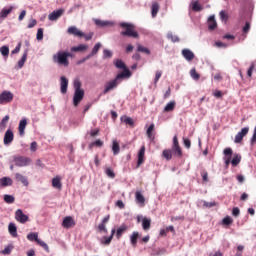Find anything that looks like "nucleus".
Here are the masks:
<instances>
[{"mask_svg": "<svg viewBox=\"0 0 256 256\" xmlns=\"http://www.w3.org/2000/svg\"><path fill=\"white\" fill-rule=\"evenodd\" d=\"M135 197H136V202H137V203L144 205V203H145V198H144V196L141 194L140 191H137V192L135 193Z\"/></svg>", "mask_w": 256, "mask_h": 256, "instance_id": "obj_36", "label": "nucleus"}, {"mask_svg": "<svg viewBox=\"0 0 256 256\" xmlns=\"http://www.w3.org/2000/svg\"><path fill=\"white\" fill-rule=\"evenodd\" d=\"M176 102L174 100L167 103V105L164 107V113L173 112L175 110Z\"/></svg>", "mask_w": 256, "mask_h": 256, "instance_id": "obj_29", "label": "nucleus"}, {"mask_svg": "<svg viewBox=\"0 0 256 256\" xmlns=\"http://www.w3.org/2000/svg\"><path fill=\"white\" fill-rule=\"evenodd\" d=\"M27 239L29 241H31V242H33V241L37 242V240H38V233H29L27 235Z\"/></svg>", "mask_w": 256, "mask_h": 256, "instance_id": "obj_45", "label": "nucleus"}, {"mask_svg": "<svg viewBox=\"0 0 256 256\" xmlns=\"http://www.w3.org/2000/svg\"><path fill=\"white\" fill-rule=\"evenodd\" d=\"M13 162L16 167L23 168L31 164V158L25 156H15Z\"/></svg>", "mask_w": 256, "mask_h": 256, "instance_id": "obj_5", "label": "nucleus"}, {"mask_svg": "<svg viewBox=\"0 0 256 256\" xmlns=\"http://www.w3.org/2000/svg\"><path fill=\"white\" fill-rule=\"evenodd\" d=\"M9 123V115H6L0 122V127L5 128Z\"/></svg>", "mask_w": 256, "mask_h": 256, "instance_id": "obj_50", "label": "nucleus"}, {"mask_svg": "<svg viewBox=\"0 0 256 256\" xmlns=\"http://www.w3.org/2000/svg\"><path fill=\"white\" fill-rule=\"evenodd\" d=\"M60 86H61V88H60L61 93L63 95H65L67 93V89H68V79L65 76H61Z\"/></svg>", "mask_w": 256, "mask_h": 256, "instance_id": "obj_15", "label": "nucleus"}, {"mask_svg": "<svg viewBox=\"0 0 256 256\" xmlns=\"http://www.w3.org/2000/svg\"><path fill=\"white\" fill-rule=\"evenodd\" d=\"M4 202L6 204H13V203H15V197L13 195L5 194L4 195Z\"/></svg>", "mask_w": 256, "mask_h": 256, "instance_id": "obj_38", "label": "nucleus"}, {"mask_svg": "<svg viewBox=\"0 0 256 256\" xmlns=\"http://www.w3.org/2000/svg\"><path fill=\"white\" fill-rule=\"evenodd\" d=\"M124 79H129V72L119 73L117 74L115 79L107 82L103 93L108 94L110 91L116 89L117 86L120 85Z\"/></svg>", "mask_w": 256, "mask_h": 256, "instance_id": "obj_1", "label": "nucleus"}, {"mask_svg": "<svg viewBox=\"0 0 256 256\" xmlns=\"http://www.w3.org/2000/svg\"><path fill=\"white\" fill-rule=\"evenodd\" d=\"M215 47H219V48L222 47L223 49H225L227 47V44H225L221 41H217V42H215Z\"/></svg>", "mask_w": 256, "mask_h": 256, "instance_id": "obj_62", "label": "nucleus"}, {"mask_svg": "<svg viewBox=\"0 0 256 256\" xmlns=\"http://www.w3.org/2000/svg\"><path fill=\"white\" fill-rule=\"evenodd\" d=\"M115 234V228L111 230V235L109 237H103L104 241H101V244L104 246H109L111 244V241L113 240Z\"/></svg>", "mask_w": 256, "mask_h": 256, "instance_id": "obj_24", "label": "nucleus"}, {"mask_svg": "<svg viewBox=\"0 0 256 256\" xmlns=\"http://www.w3.org/2000/svg\"><path fill=\"white\" fill-rule=\"evenodd\" d=\"M233 223V219L230 217V216H226L224 219H223V224L224 225H231Z\"/></svg>", "mask_w": 256, "mask_h": 256, "instance_id": "obj_52", "label": "nucleus"}, {"mask_svg": "<svg viewBox=\"0 0 256 256\" xmlns=\"http://www.w3.org/2000/svg\"><path fill=\"white\" fill-rule=\"evenodd\" d=\"M69 57H73L71 52L66 51H58L56 54L52 56L53 63L60 65L61 67L69 66Z\"/></svg>", "mask_w": 256, "mask_h": 256, "instance_id": "obj_2", "label": "nucleus"}, {"mask_svg": "<svg viewBox=\"0 0 256 256\" xmlns=\"http://www.w3.org/2000/svg\"><path fill=\"white\" fill-rule=\"evenodd\" d=\"M94 23H95V25H97L98 27H107V25H109L110 21H104V20H100V19H94Z\"/></svg>", "mask_w": 256, "mask_h": 256, "instance_id": "obj_39", "label": "nucleus"}, {"mask_svg": "<svg viewBox=\"0 0 256 256\" xmlns=\"http://www.w3.org/2000/svg\"><path fill=\"white\" fill-rule=\"evenodd\" d=\"M15 139V135L13 134V130L8 129L4 134V145L9 146L11 143H13V140Z\"/></svg>", "mask_w": 256, "mask_h": 256, "instance_id": "obj_9", "label": "nucleus"}, {"mask_svg": "<svg viewBox=\"0 0 256 256\" xmlns=\"http://www.w3.org/2000/svg\"><path fill=\"white\" fill-rule=\"evenodd\" d=\"M128 230V226L126 224H122L117 231L115 230L117 240H120L122 235Z\"/></svg>", "mask_w": 256, "mask_h": 256, "instance_id": "obj_22", "label": "nucleus"}, {"mask_svg": "<svg viewBox=\"0 0 256 256\" xmlns=\"http://www.w3.org/2000/svg\"><path fill=\"white\" fill-rule=\"evenodd\" d=\"M0 186L2 188L13 186V179H11L9 177L0 178Z\"/></svg>", "mask_w": 256, "mask_h": 256, "instance_id": "obj_19", "label": "nucleus"}, {"mask_svg": "<svg viewBox=\"0 0 256 256\" xmlns=\"http://www.w3.org/2000/svg\"><path fill=\"white\" fill-rule=\"evenodd\" d=\"M121 122L125 123L126 125L129 126H133L134 125V121L132 118L128 117V116H122L121 117Z\"/></svg>", "mask_w": 256, "mask_h": 256, "instance_id": "obj_37", "label": "nucleus"}, {"mask_svg": "<svg viewBox=\"0 0 256 256\" xmlns=\"http://www.w3.org/2000/svg\"><path fill=\"white\" fill-rule=\"evenodd\" d=\"M172 153H174V155L178 158L183 157V152L179 145L178 138L176 135L173 137Z\"/></svg>", "mask_w": 256, "mask_h": 256, "instance_id": "obj_8", "label": "nucleus"}, {"mask_svg": "<svg viewBox=\"0 0 256 256\" xmlns=\"http://www.w3.org/2000/svg\"><path fill=\"white\" fill-rule=\"evenodd\" d=\"M8 231L13 238H17V226L15 225V223L11 222L8 225Z\"/></svg>", "mask_w": 256, "mask_h": 256, "instance_id": "obj_27", "label": "nucleus"}, {"mask_svg": "<svg viewBox=\"0 0 256 256\" xmlns=\"http://www.w3.org/2000/svg\"><path fill=\"white\" fill-rule=\"evenodd\" d=\"M28 49H25L22 58L18 61L19 69H22L23 65H25V61H27Z\"/></svg>", "mask_w": 256, "mask_h": 256, "instance_id": "obj_31", "label": "nucleus"}, {"mask_svg": "<svg viewBox=\"0 0 256 256\" xmlns=\"http://www.w3.org/2000/svg\"><path fill=\"white\" fill-rule=\"evenodd\" d=\"M0 53L3 57H9V46L0 47Z\"/></svg>", "mask_w": 256, "mask_h": 256, "instance_id": "obj_43", "label": "nucleus"}, {"mask_svg": "<svg viewBox=\"0 0 256 256\" xmlns=\"http://www.w3.org/2000/svg\"><path fill=\"white\" fill-rule=\"evenodd\" d=\"M158 11H159V4L157 2H154L151 7V13L153 18L156 17Z\"/></svg>", "mask_w": 256, "mask_h": 256, "instance_id": "obj_40", "label": "nucleus"}, {"mask_svg": "<svg viewBox=\"0 0 256 256\" xmlns=\"http://www.w3.org/2000/svg\"><path fill=\"white\" fill-rule=\"evenodd\" d=\"M19 51H21V42L18 43L14 50H12V55H16V53H19Z\"/></svg>", "mask_w": 256, "mask_h": 256, "instance_id": "obj_63", "label": "nucleus"}, {"mask_svg": "<svg viewBox=\"0 0 256 256\" xmlns=\"http://www.w3.org/2000/svg\"><path fill=\"white\" fill-rule=\"evenodd\" d=\"M220 19H221L222 21H228V15L225 13L224 10H222V11L220 12Z\"/></svg>", "mask_w": 256, "mask_h": 256, "instance_id": "obj_54", "label": "nucleus"}, {"mask_svg": "<svg viewBox=\"0 0 256 256\" xmlns=\"http://www.w3.org/2000/svg\"><path fill=\"white\" fill-rule=\"evenodd\" d=\"M15 98V95L11 93V91H3L0 94V105H5L13 102V99Z\"/></svg>", "mask_w": 256, "mask_h": 256, "instance_id": "obj_6", "label": "nucleus"}, {"mask_svg": "<svg viewBox=\"0 0 256 256\" xmlns=\"http://www.w3.org/2000/svg\"><path fill=\"white\" fill-rule=\"evenodd\" d=\"M182 55L186 61H193L195 57L194 53L188 48L182 50Z\"/></svg>", "mask_w": 256, "mask_h": 256, "instance_id": "obj_17", "label": "nucleus"}, {"mask_svg": "<svg viewBox=\"0 0 256 256\" xmlns=\"http://www.w3.org/2000/svg\"><path fill=\"white\" fill-rule=\"evenodd\" d=\"M15 220L20 224H26L29 222V216L23 213L22 209H17L15 211Z\"/></svg>", "mask_w": 256, "mask_h": 256, "instance_id": "obj_7", "label": "nucleus"}, {"mask_svg": "<svg viewBox=\"0 0 256 256\" xmlns=\"http://www.w3.org/2000/svg\"><path fill=\"white\" fill-rule=\"evenodd\" d=\"M183 142H184L185 148L190 149V147H191V141H190V139L184 138V139H183Z\"/></svg>", "mask_w": 256, "mask_h": 256, "instance_id": "obj_57", "label": "nucleus"}, {"mask_svg": "<svg viewBox=\"0 0 256 256\" xmlns=\"http://www.w3.org/2000/svg\"><path fill=\"white\" fill-rule=\"evenodd\" d=\"M207 23H208L209 31H214V29H216V27H217V22L215 20V15H211L208 18Z\"/></svg>", "mask_w": 256, "mask_h": 256, "instance_id": "obj_20", "label": "nucleus"}, {"mask_svg": "<svg viewBox=\"0 0 256 256\" xmlns=\"http://www.w3.org/2000/svg\"><path fill=\"white\" fill-rule=\"evenodd\" d=\"M162 77V71L157 70L155 74V79H154V85L157 86L160 78Z\"/></svg>", "mask_w": 256, "mask_h": 256, "instance_id": "obj_49", "label": "nucleus"}, {"mask_svg": "<svg viewBox=\"0 0 256 256\" xmlns=\"http://www.w3.org/2000/svg\"><path fill=\"white\" fill-rule=\"evenodd\" d=\"M88 49V45L86 44H80L78 46H74L71 48V51L77 53L79 51H86Z\"/></svg>", "mask_w": 256, "mask_h": 256, "instance_id": "obj_32", "label": "nucleus"}, {"mask_svg": "<svg viewBox=\"0 0 256 256\" xmlns=\"http://www.w3.org/2000/svg\"><path fill=\"white\" fill-rule=\"evenodd\" d=\"M81 87H82L81 81L79 79H75L73 83V88L75 90L74 97H73L74 107H78L79 104L84 99L85 92Z\"/></svg>", "mask_w": 256, "mask_h": 256, "instance_id": "obj_3", "label": "nucleus"}, {"mask_svg": "<svg viewBox=\"0 0 256 256\" xmlns=\"http://www.w3.org/2000/svg\"><path fill=\"white\" fill-rule=\"evenodd\" d=\"M82 37H84L85 41H91V39L93 37V32H90L88 34L83 33Z\"/></svg>", "mask_w": 256, "mask_h": 256, "instance_id": "obj_55", "label": "nucleus"}, {"mask_svg": "<svg viewBox=\"0 0 256 256\" xmlns=\"http://www.w3.org/2000/svg\"><path fill=\"white\" fill-rule=\"evenodd\" d=\"M142 228L146 232L150 230V228H151V219L150 218H147V217L142 218Z\"/></svg>", "mask_w": 256, "mask_h": 256, "instance_id": "obj_26", "label": "nucleus"}, {"mask_svg": "<svg viewBox=\"0 0 256 256\" xmlns=\"http://www.w3.org/2000/svg\"><path fill=\"white\" fill-rule=\"evenodd\" d=\"M15 180L17 182L22 183L25 187L29 186V180H27V177H25L23 174L21 173H16L15 174Z\"/></svg>", "mask_w": 256, "mask_h": 256, "instance_id": "obj_16", "label": "nucleus"}, {"mask_svg": "<svg viewBox=\"0 0 256 256\" xmlns=\"http://www.w3.org/2000/svg\"><path fill=\"white\" fill-rule=\"evenodd\" d=\"M112 57V52L108 49H104L103 51V59H110Z\"/></svg>", "mask_w": 256, "mask_h": 256, "instance_id": "obj_51", "label": "nucleus"}, {"mask_svg": "<svg viewBox=\"0 0 256 256\" xmlns=\"http://www.w3.org/2000/svg\"><path fill=\"white\" fill-rule=\"evenodd\" d=\"M154 128H155V125H154V124H151V125L149 126V128L147 129L146 134H147V137H148L150 140H154V136H153V134H152V132L154 131Z\"/></svg>", "mask_w": 256, "mask_h": 256, "instance_id": "obj_42", "label": "nucleus"}, {"mask_svg": "<svg viewBox=\"0 0 256 256\" xmlns=\"http://www.w3.org/2000/svg\"><path fill=\"white\" fill-rule=\"evenodd\" d=\"M190 75L195 81H198L200 79V75L196 72L195 68L190 71Z\"/></svg>", "mask_w": 256, "mask_h": 256, "instance_id": "obj_48", "label": "nucleus"}, {"mask_svg": "<svg viewBox=\"0 0 256 256\" xmlns=\"http://www.w3.org/2000/svg\"><path fill=\"white\" fill-rule=\"evenodd\" d=\"M191 9L195 13H200V11H203V6L198 1H194L191 3Z\"/></svg>", "mask_w": 256, "mask_h": 256, "instance_id": "obj_28", "label": "nucleus"}, {"mask_svg": "<svg viewBox=\"0 0 256 256\" xmlns=\"http://www.w3.org/2000/svg\"><path fill=\"white\" fill-rule=\"evenodd\" d=\"M137 51L140 53H146V55H150V50L144 46L138 45Z\"/></svg>", "mask_w": 256, "mask_h": 256, "instance_id": "obj_47", "label": "nucleus"}, {"mask_svg": "<svg viewBox=\"0 0 256 256\" xmlns=\"http://www.w3.org/2000/svg\"><path fill=\"white\" fill-rule=\"evenodd\" d=\"M52 187L57 190L62 189L61 178L59 176H56L52 179Z\"/></svg>", "mask_w": 256, "mask_h": 256, "instance_id": "obj_23", "label": "nucleus"}, {"mask_svg": "<svg viewBox=\"0 0 256 256\" xmlns=\"http://www.w3.org/2000/svg\"><path fill=\"white\" fill-rule=\"evenodd\" d=\"M35 25H37V21L35 19L30 20L28 23V29H33Z\"/></svg>", "mask_w": 256, "mask_h": 256, "instance_id": "obj_60", "label": "nucleus"}, {"mask_svg": "<svg viewBox=\"0 0 256 256\" xmlns=\"http://www.w3.org/2000/svg\"><path fill=\"white\" fill-rule=\"evenodd\" d=\"M255 142H256V126H255V128H254L253 137L251 138V144L254 145Z\"/></svg>", "mask_w": 256, "mask_h": 256, "instance_id": "obj_64", "label": "nucleus"}, {"mask_svg": "<svg viewBox=\"0 0 256 256\" xmlns=\"http://www.w3.org/2000/svg\"><path fill=\"white\" fill-rule=\"evenodd\" d=\"M11 11H13V7L2 9V11L0 12L1 19H6V17L11 13Z\"/></svg>", "mask_w": 256, "mask_h": 256, "instance_id": "obj_34", "label": "nucleus"}, {"mask_svg": "<svg viewBox=\"0 0 256 256\" xmlns=\"http://www.w3.org/2000/svg\"><path fill=\"white\" fill-rule=\"evenodd\" d=\"M102 47V44L100 42L96 43L93 47L91 53L87 55V59H90L91 57H94V55H97L99 49Z\"/></svg>", "mask_w": 256, "mask_h": 256, "instance_id": "obj_30", "label": "nucleus"}, {"mask_svg": "<svg viewBox=\"0 0 256 256\" xmlns=\"http://www.w3.org/2000/svg\"><path fill=\"white\" fill-rule=\"evenodd\" d=\"M240 163V158L238 156L234 157L231 164L236 167Z\"/></svg>", "mask_w": 256, "mask_h": 256, "instance_id": "obj_58", "label": "nucleus"}, {"mask_svg": "<svg viewBox=\"0 0 256 256\" xmlns=\"http://www.w3.org/2000/svg\"><path fill=\"white\" fill-rule=\"evenodd\" d=\"M115 67H117V69L119 70H123V72H121L120 74H126V72L129 74V78L131 77V72L129 71V69L126 67L125 63L120 60L117 59L115 61Z\"/></svg>", "mask_w": 256, "mask_h": 256, "instance_id": "obj_12", "label": "nucleus"}, {"mask_svg": "<svg viewBox=\"0 0 256 256\" xmlns=\"http://www.w3.org/2000/svg\"><path fill=\"white\" fill-rule=\"evenodd\" d=\"M36 243L40 246V247H42L45 251H49V247H48V245L44 242V241H42V240H40L39 238L37 239V241H36Z\"/></svg>", "mask_w": 256, "mask_h": 256, "instance_id": "obj_46", "label": "nucleus"}, {"mask_svg": "<svg viewBox=\"0 0 256 256\" xmlns=\"http://www.w3.org/2000/svg\"><path fill=\"white\" fill-rule=\"evenodd\" d=\"M173 151L171 149H164L162 152V156L167 160L170 161L172 159Z\"/></svg>", "mask_w": 256, "mask_h": 256, "instance_id": "obj_33", "label": "nucleus"}, {"mask_svg": "<svg viewBox=\"0 0 256 256\" xmlns=\"http://www.w3.org/2000/svg\"><path fill=\"white\" fill-rule=\"evenodd\" d=\"M145 151H146V148L143 145L138 153L137 167H140L144 163Z\"/></svg>", "mask_w": 256, "mask_h": 256, "instance_id": "obj_18", "label": "nucleus"}, {"mask_svg": "<svg viewBox=\"0 0 256 256\" xmlns=\"http://www.w3.org/2000/svg\"><path fill=\"white\" fill-rule=\"evenodd\" d=\"M76 222L74 221V219L71 216H66L64 217L63 221H62V227L64 229H71L73 227H75Z\"/></svg>", "mask_w": 256, "mask_h": 256, "instance_id": "obj_10", "label": "nucleus"}, {"mask_svg": "<svg viewBox=\"0 0 256 256\" xmlns=\"http://www.w3.org/2000/svg\"><path fill=\"white\" fill-rule=\"evenodd\" d=\"M64 13L63 9H58L56 11H53L52 13L49 14L48 19L49 21H57Z\"/></svg>", "mask_w": 256, "mask_h": 256, "instance_id": "obj_13", "label": "nucleus"}, {"mask_svg": "<svg viewBox=\"0 0 256 256\" xmlns=\"http://www.w3.org/2000/svg\"><path fill=\"white\" fill-rule=\"evenodd\" d=\"M140 238V234L138 231H134L132 235L130 236L131 245L136 248L137 246V240Z\"/></svg>", "mask_w": 256, "mask_h": 256, "instance_id": "obj_25", "label": "nucleus"}, {"mask_svg": "<svg viewBox=\"0 0 256 256\" xmlns=\"http://www.w3.org/2000/svg\"><path fill=\"white\" fill-rule=\"evenodd\" d=\"M30 150L31 152L35 153L37 151V143L36 141H33L31 144H30Z\"/></svg>", "mask_w": 256, "mask_h": 256, "instance_id": "obj_56", "label": "nucleus"}, {"mask_svg": "<svg viewBox=\"0 0 256 256\" xmlns=\"http://www.w3.org/2000/svg\"><path fill=\"white\" fill-rule=\"evenodd\" d=\"M248 132H249V127L242 128L241 131L238 132L235 136V143L240 144L243 141V138L246 137Z\"/></svg>", "mask_w": 256, "mask_h": 256, "instance_id": "obj_11", "label": "nucleus"}, {"mask_svg": "<svg viewBox=\"0 0 256 256\" xmlns=\"http://www.w3.org/2000/svg\"><path fill=\"white\" fill-rule=\"evenodd\" d=\"M105 174L107 175L108 178L110 179H114L115 178V173L113 172V170L110 167H107L105 169Z\"/></svg>", "mask_w": 256, "mask_h": 256, "instance_id": "obj_44", "label": "nucleus"}, {"mask_svg": "<svg viewBox=\"0 0 256 256\" xmlns=\"http://www.w3.org/2000/svg\"><path fill=\"white\" fill-rule=\"evenodd\" d=\"M232 215H233L234 217H239V215H240V210H239L238 207H234V208H233V210H232Z\"/></svg>", "mask_w": 256, "mask_h": 256, "instance_id": "obj_61", "label": "nucleus"}, {"mask_svg": "<svg viewBox=\"0 0 256 256\" xmlns=\"http://www.w3.org/2000/svg\"><path fill=\"white\" fill-rule=\"evenodd\" d=\"M112 151L114 156L118 155L120 152V147L117 140H113Z\"/></svg>", "mask_w": 256, "mask_h": 256, "instance_id": "obj_35", "label": "nucleus"}, {"mask_svg": "<svg viewBox=\"0 0 256 256\" xmlns=\"http://www.w3.org/2000/svg\"><path fill=\"white\" fill-rule=\"evenodd\" d=\"M98 230H99L100 232L107 233V229H106V226H105L104 223H100V224H99Z\"/></svg>", "mask_w": 256, "mask_h": 256, "instance_id": "obj_59", "label": "nucleus"}, {"mask_svg": "<svg viewBox=\"0 0 256 256\" xmlns=\"http://www.w3.org/2000/svg\"><path fill=\"white\" fill-rule=\"evenodd\" d=\"M67 33L69 35H73L74 37H82L84 34L77 27L71 26L67 29Z\"/></svg>", "mask_w": 256, "mask_h": 256, "instance_id": "obj_14", "label": "nucleus"}, {"mask_svg": "<svg viewBox=\"0 0 256 256\" xmlns=\"http://www.w3.org/2000/svg\"><path fill=\"white\" fill-rule=\"evenodd\" d=\"M120 27L124 29L123 31H121V35L123 37H133V39H138L139 34L135 30V26L133 24L122 22L120 23Z\"/></svg>", "mask_w": 256, "mask_h": 256, "instance_id": "obj_4", "label": "nucleus"}, {"mask_svg": "<svg viewBox=\"0 0 256 256\" xmlns=\"http://www.w3.org/2000/svg\"><path fill=\"white\" fill-rule=\"evenodd\" d=\"M36 39H37L38 41H42V39H43V29H42V28H39V29L37 30Z\"/></svg>", "mask_w": 256, "mask_h": 256, "instance_id": "obj_53", "label": "nucleus"}, {"mask_svg": "<svg viewBox=\"0 0 256 256\" xmlns=\"http://www.w3.org/2000/svg\"><path fill=\"white\" fill-rule=\"evenodd\" d=\"M27 128V119H22L19 123L18 131L21 137L25 136V129Z\"/></svg>", "mask_w": 256, "mask_h": 256, "instance_id": "obj_21", "label": "nucleus"}, {"mask_svg": "<svg viewBox=\"0 0 256 256\" xmlns=\"http://www.w3.org/2000/svg\"><path fill=\"white\" fill-rule=\"evenodd\" d=\"M167 38H168L172 43H179V41H180L179 37L173 35L172 32H169V33L167 34Z\"/></svg>", "mask_w": 256, "mask_h": 256, "instance_id": "obj_41", "label": "nucleus"}]
</instances>
